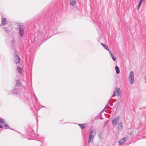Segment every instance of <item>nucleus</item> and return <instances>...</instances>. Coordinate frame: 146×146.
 <instances>
[{
  "label": "nucleus",
  "mask_w": 146,
  "mask_h": 146,
  "mask_svg": "<svg viewBox=\"0 0 146 146\" xmlns=\"http://www.w3.org/2000/svg\"><path fill=\"white\" fill-rule=\"evenodd\" d=\"M129 80L131 84H133L134 82V73L133 71L130 72L128 77Z\"/></svg>",
  "instance_id": "obj_1"
},
{
  "label": "nucleus",
  "mask_w": 146,
  "mask_h": 146,
  "mask_svg": "<svg viewBox=\"0 0 146 146\" xmlns=\"http://www.w3.org/2000/svg\"><path fill=\"white\" fill-rule=\"evenodd\" d=\"M119 119L120 117L119 116L113 118L111 121L112 124L113 126H116L119 122Z\"/></svg>",
  "instance_id": "obj_2"
},
{
  "label": "nucleus",
  "mask_w": 146,
  "mask_h": 146,
  "mask_svg": "<svg viewBox=\"0 0 146 146\" xmlns=\"http://www.w3.org/2000/svg\"><path fill=\"white\" fill-rule=\"evenodd\" d=\"M121 94V92L120 89L116 87L115 88V90L113 93V97L115 96H119Z\"/></svg>",
  "instance_id": "obj_3"
},
{
  "label": "nucleus",
  "mask_w": 146,
  "mask_h": 146,
  "mask_svg": "<svg viewBox=\"0 0 146 146\" xmlns=\"http://www.w3.org/2000/svg\"><path fill=\"white\" fill-rule=\"evenodd\" d=\"M4 121L1 118H0V128H2L3 127V126L1 125V124L3 125L4 124V126L5 127L6 129H12L14 130V129H13L11 128H10V127L8 125L4 123Z\"/></svg>",
  "instance_id": "obj_4"
},
{
  "label": "nucleus",
  "mask_w": 146,
  "mask_h": 146,
  "mask_svg": "<svg viewBox=\"0 0 146 146\" xmlns=\"http://www.w3.org/2000/svg\"><path fill=\"white\" fill-rule=\"evenodd\" d=\"M19 34L21 37H23L24 34V30L23 28L19 27Z\"/></svg>",
  "instance_id": "obj_5"
},
{
  "label": "nucleus",
  "mask_w": 146,
  "mask_h": 146,
  "mask_svg": "<svg viewBox=\"0 0 146 146\" xmlns=\"http://www.w3.org/2000/svg\"><path fill=\"white\" fill-rule=\"evenodd\" d=\"M12 92L13 94L17 96H19V89L18 88L15 87L14 89L12 90Z\"/></svg>",
  "instance_id": "obj_6"
},
{
  "label": "nucleus",
  "mask_w": 146,
  "mask_h": 146,
  "mask_svg": "<svg viewBox=\"0 0 146 146\" xmlns=\"http://www.w3.org/2000/svg\"><path fill=\"white\" fill-rule=\"evenodd\" d=\"M14 56H15V61L16 64H19L21 60V58L19 55L15 54Z\"/></svg>",
  "instance_id": "obj_7"
},
{
  "label": "nucleus",
  "mask_w": 146,
  "mask_h": 146,
  "mask_svg": "<svg viewBox=\"0 0 146 146\" xmlns=\"http://www.w3.org/2000/svg\"><path fill=\"white\" fill-rule=\"evenodd\" d=\"M1 24L3 26H5L7 24V22L6 21V19L5 18H3L1 17Z\"/></svg>",
  "instance_id": "obj_8"
},
{
  "label": "nucleus",
  "mask_w": 146,
  "mask_h": 146,
  "mask_svg": "<svg viewBox=\"0 0 146 146\" xmlns=\"http://www.w3.org/2000/svg\"><path fill=\"white\" fill-rule=\"evenodd\" d=\"M127 139L128 138L127 137H124L122 139L119 140L118 142L119 145H120L121 144H122L126 141V140H127Z\"/></svg>",
  "instance_id": "obj_9"
},
{
  "label": "nucleus",
  "mask_w": 146,
  "mask_h": 146,
  "mask_svg": "<svg viewBox=\"0 0 146 146\" xmlns=\"http://www.w3.org/2000/svg\"><path fill=\"white\" fill-rule=\"evenodd\" d=\"M123 123L122 122H120L118 125L117 129L118 131L122 130L123 129Z\"/></svg>",
  "instance_id": "obj_10"
},
{
  "label": "nucleus",
  "mask_w": 146,
  "mask_h": 146,
  "mask_svg": "<svg viewBox=\"0 0 146 146\" xmlns=\"http://www.w3.org/2000/svg\"><path fill=\"white\" fill-rule=\"evenodd\" d=\"M21 80H20L19 79L16 80V84L15 87H16L17 86L19 87L21 86Z\"/></svg>",
  "instance_id": "obj_11"
},
{
  "label": "nucleus",
  "mask_w": 146,
  "mask_h": 146,
  "mask_svg": "<svg viewBox=\"0 0 146 146\" xmlns=\"http://www.w3.org/2000/svg\"><path fill=\"white\" fill-rule=\"evenodd\" d=\"M94 136H93V135L90 134L89 135V138L88 139V141L89 143L91 142L93 140L94 138Z\"/></svg>",
  "instance_id": "obj_12"
},
{
  "label": "nucleus",
  "mask_w": 146,
  "mask_h": 146,
  "mask_svg": "<svg viewBox=\"0 0 146 146\" xmlns=\"http://www.w3.org/2000/svg\"><path fill=\"white\" fill-rule=\"evenodd\" d=\"M101 44L102 46H104V48L106 49V50H108L109 52V51H110L109 49V48L105 44H104L102 43Z\"/></svg>",
  "instance_id": "obj_13"
},
{
  "label": "nucleus",
  "mask_w": 146,
  "mask_h": 146,
  "mask_svg": "<svg viewBox=\"0 0 146 146\" xmlns=\"http://www.w3.org/2000/svg\"><path fill=\"white\" fill-rule=\"evenodd\" d=\"M76 3V1L75 0H71L70 2V5L72 6H74Z\"/></svg>",
  "instance_id": "obj_14"
},
{
  "label": "nucleus",
  "mask_w": 146,
  "mask_h": 146,
  "mask_svg": "<svg viewBox=\"0 0 146 146\" xmlns=\"http://www.w3.org/2000/svg\"><path fill=\"white\" fill-rule=\"evenodd\" d=\"M115 69L116 70V72L117 74H119V73L120 71L119 70V68L118 66H115Z\"/></svg>",
  "instance_id": "obj_15"
},
{
  "label": "nucleus",
  "mask_w": 146,
  "mask_h": 146,
  "mask_svg": "<svg viewBox=\"0 0 146 146\" xmlns=\"http://www.w3.org/2000/svg\"><path fill=\"white\" fill-rule=\"evenodd\" d=\"M109 53L111 55V57L112 58L113 60V61H115L116 60V58L113 56V54L111 53V52L110 51H109Z\"/></svg>",
  "instance_id": "obj_16"
},
{
  "label": "nucleus",
  "mask_w": 146,
  "mask_h": 146,
  "mask_svg": "<svg viewBox=\"0 0 146 146\" xmlns=\"http://www.w3.org/2000/svg\"><path fill=\"white\" fill-rule=\"evenodd\" d=\"M4 29L5 32L7 33H9L10 31V29L9 27H5L4 28Z\"/></svg>",
  "instance_id": "obj_17"
},
{
  "label": "nucleus",
  "mask_w": 146,
  "mask_h": 146,
  "mask_svg": "<svg viewBox=\"0 0 146 146\" xmlns=\"http://www.w3.org/2000/svg\"><path fill=\"white\" fill-rule=\"evenodd\" d=\"M78 125L82 129H84L85 127L84 124H79Z\"/></svg>",
  "instance_id": "obj_18"
},
{
  "label": "nucleus",
  "mask_w": 146,
  "mask_h": 146,
  "mask_svg": "<svg viewBox=\"0 0 146 146\" xmlns=\"http://www.w3.org/2000/svg\"><path fill=\"white\" fill-rule=\"evenodd\" d=\"M17 70L19 73H22L21 68L19 66L18 67Z\"/></svg>",
  "instance_id": "obj_19"
},
{
  "label": "nucleus",
  "mask_w": 146,
  "mask_h": 146,
  "mask_svg": "<svg viewBox=\"0 0 146 146\" xmlns=\"http://www.w3.org/2000/svg\"><path fill=\"white\" fill-rule=\"evenodd\" d=\"M90 134L93 135V136H94L96 135L94 131L93 130H92L90 131Z\"/></svg>",
  "instance_id": "obj_20"
},
{
  "label": "nucleus",
  "mask_w": 146,
  "mask_h": 146,
  "mask_svg": "<svg viewBox=\"0 0 146 146\" xmlns=\"http://www.w3.org/2000/svg\"><path fill=\"white\" fill-rule=\"evenodd\" d=\"M39 141L41 142H44V139L42 137H40L38 139Z\"/></svg>",
  "instance_id": "obj_21"
},
{
  "label": "nucleus",
  "mask_w": 146,
  "mask_h": 146,
  "mask_svg": "<svg viewBox=\"0 0 146 146\" xmlns=\"http://www.w3.org/2000/svg\"><path fill=\"white\" fill-rule=\"evenodd\" d=\"M141 2H140L139 3V4L138 6H137V9L138 10L139 8L140 5L141 4Z\"/></svg>",
  "instance_id": "obj_22"
},
{
  "label": "nucleus",
  "mask_w": 146,
  "mask_h": 146,
  "mask_svg": "<svg viewBox=\"0 0 146 146\" xmlns=\"http://www.w3.org/2000/svg\"><path fill=\"white\" fill-rule=\"evenodd\" d=\"M13 38V40L11 42V44H14L15 43V39L14 38Z\"/></svg>",
  "instance_id": "obj_23"
},
{
  "label": "nucleus",
  "mask_w": 146,
  "mask_h": 146,
  "mask_svg": "<svg viewBox=\"0 0 146 146\" xmlns=\"http://www.w3.org/2000/svg\"><path fill=\"white\" fill-rule=\"evenodd\" d=\"M18 26H19V27H22L23 28V26L22 24H19Z\"/></svg>",
  "instance_id": "obj_24"
},
{
  "label": "nucleus",
  "mask_w": 146,
  "mask_h": 146,
  "mask_svg": "<svg viewBox=\"0 0 146 146\" xmlns=\"http://www.w3.org/2000/svg\"><path fill=\"white\" fill-rule=\"evenodd\" d=\"M106 109H107L106 106H105V108H104V109L101 112V113H103L104 111Z\"/></svg>",
  "instance_id": "obj_25"
},
{
  "label": "nucleus",
  "mask_w": 146,
  "mask_h": 146,
  "mask_svg": "<svg viewBox=\"0 0 146 146\" xmlns=\"http://www.w3.org/2000/svg\"><path fill=\"white\" fill-rule=\"evenodd\" d=\"M145 82L146 83V75H145Z\"/></svg>",
  "instance_id": "obj_26"
},
{
  "label": "nucleus",
  "mask_w": 146,
  "mask_h": 146,
  "mask_svg": "<svg viewBox=\"0 0 146 146\" xmlns=\"http://www.w3.org/2000/svg\"><path fill=\"white\" fill-rule=\"evenodd\" d=\"M110 104L108 102V103L107 104V105L106 106H109V105Z\"/></svg>",
  "instance_id": "obj_27"
},
{
  "label": "nucleus",
  "mask_w": 146,
  "mask_h": 146,
  "mask_svg": "<svg viewBox=\"0 0 146 146\" xmlns=\"http://www.w3.org/2000/svg\"><path fill=\"white\" fill-rule=\"evenodd\" d=\"M145 0H140V2H141H141H142V1H144Z\"/></svg>",
  "instance_id": "obj_28"
},
{
  "label": "nucleus",
  "mask_w": 146,
  "mask_h": 146,
  "mask_svg": "<svg viewBox=\"0 0 146 146\" xmlns=\"http://www.w3.org/2000/svg\"><path fill=\"white\" fill-rule=\"evenodd\" d=\"M40 106L42 108H45V107L44 106H41V105H40Z\"/></svg>",
  "instance_id": "obj_29"
},
{
  "label": "nucleus",
  "mask_w": 146,
  "mask_h": 146,
  "mask_svg": "<svg viewBox=\"0 0 146 146\" xmlns=\"http://www.w3.org/2000/svg\"><path fill=\"white\" fill-rule=\"evenodd\" d=\"M38 40H41V38H39L38 39Z\"/></svg>",
  "instance_id": "obj_30"
},
{
  "label": "nucleus",
  "mask_w": 146,
  "mask_h": 146,
  "mask_svg": "<svg viewBox=\"0 0 146 146\" xmlns=\"http://www.w3.org/2000/svg\"><path fill=\"white\" fill-rule=\"evenodd\" d=\"M36 100H37V102H38V99L37 98H36Z\"/></svg>",
  "instance_id": "obj_31"
},
{
  "label": "nucleus",
  "mask_w": 146,
  "mask_h": 146,
  "mask_svg": "<svg viewBox=\"0 0 146 146\" xmlns=\"http://www.w3.org/2000/svg\"><path fill=\"white\" fill-rule=\"evenodd\" d=\"M62 121L60 120V123H62Z\"/></svg>",
  "instance_id": "obj_32"
},
{
  "label": "nucleus",
  "mask_w": 146,
  "mask_h": 146,
  "mask_svg": "<svg viewBox=\"0 0 146 146\" xmlns=\"http://www.w3.org/2000/svg\"><path fill=\"white\" fill-rule=\"evenodd\" d=\"M132 134H133V133H132V134L131 133L130 134V135H132Z\"/></svg>",
  "instance_id": "obj_33"
},
{
  "label": "nucleus",
  "mask_w": 146,
  "mask_h": 146,
  "mask_svg": "<svg viewBox=\"0 0 146 146\" xmlns=\"http://www.w3.org/2000/svg\"><path fill=\"white\" fill-rule=\"evenodd\" d=\"M36 39V37L35 38V39Z\"/></svg>",
  "instance_id": "obj_34"
},
{
  "label": "nucleus",
  "mask_w": 146,
  "mask_h": 146,
  "mask_svg": "<svg viewBox=\"0 0 146 146\" xmlns=\"http://www.w3.org/2000/svg\"><path fill=\"white\" fill-rule=\"evenodd\" d=\"M41 108H39V109L38 110H39V109H41Z\"/></svg>",
  "instance_id": "obj_35"
},
{
  "label": "nucleus",
  "mask_w": 146,
  "mask_h": 146,
  "mask_svg": "<svg viewBox=\"0 0 146 146\" xmlns=\"http://www.w3.org/2000/svg\"><path fill=\"white\" fill-rule=\"evenodd\" d=\"M107 122H106L105 123V124H106H106H107Z\"/></svg>",
  "instance_id": "obj_36"
},
{
  "label": "nucleus",
  "mask_w": 146,
  "mask_h": 146,
  "mask_svg": "<svg viewBox=\"0 0 146 146\" xmlns=\"http://www.w3.org/2000/svg\"><path fill=\"white\" fill-rule=\"evenodd\" d=\"M41 37H42V35H41Z\"/></svg>",
  "instance_id": "obj_37"
},
{
  "label": "nucleus",
  "mask_w": 146,
  "mask_h": 146,
  "mask_svg": "<svg viewBox=\"0 0 146 146\" xmlns=\"http://www.w3.org/2000/svg\"><path fill=\"white\" fill-rule=\"evenodd\" d=\"M16 51L15 50V53H16Z\"/></svg>",
  "instance_id": "obj_38"
},
{
  "label": "nucleus",
  "mask_w": 146,
  "mask_h": 146,
  "mask_svg": "<svg viewBox=\"0 0 146 146\" xmlns=\"http://www.w3.org/2000/svg\"><path fill=\"white\" fill-rule=\"evenodd\" d=\"M108 146H109L108 145Z\"/></svg>",
  "instance_id": "obj_39"
}]
</instances>
